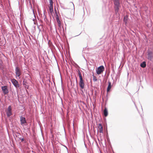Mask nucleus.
<instances>
[{
    "label": "nucleus",
    "mask_w": 153,
    "mask_h": 153,
    "mask_svg": "<svg viewBox=\"0 0 153 153\" xmlns=\"http://www.w3.org/2000/svg\"><path fill=\"white\" fill-rule=\"evenodd\" d=\"M93 81H94V82H96L97 81V78L96 77L94 76V75H93Z\"/></svg>",
    "instance_id": "nucleus-19"
},
{
    "label": "nucleus",
    "mask_w": 153,
    "mask_h": 153,
    "mask_svg": "<svg viewBox=\"0 0 153 153\" xmlns=\"http://www.w3.org/2000/svg\"><path fill=\"white\" fill-rule=\"evenodd\" d=\"M70 3H71L73 5V6L74 7V4L72 2H71Z\"/></svg>",
    "instance_id": "nucleus-26"
},
{
    "label": "nucleus",
    "mask_w": 153,
    "mask_h": 153,
    "mask_svg": "<svg viewBox=\"0 0 153 153\" xmlns=\"http://www.w3.org/2000/svg\"><path fill=\"white\" fill-rule=\"evenodd\" d=\"M56 20L58 24V27H60L61 26V22L59 20V18H58V19L57 18V19H56Z\"/></svg>",
    "instance_id": "nucleus-13"
},
{
    "label": "nucleus",
    "mask_w": 153,
    "mask_h": 153,
    "mask_svg": "<svg viewBox=\"0 0 153 153\" xmlns=\"http://www.w3.org/2000/svg\"><path fill=\"white\" fill-rule=\"evenodd\" d=\"M55 16L56 19H57V18H59L58 15H55Z\"/></svg>",
    "instance_id": "nucleus-24"
},
{
    "label": "nucleus",
    "mask_w": 153,
    "mask_h": 153,
    "mask_svg": "<svg viewBox=\"0 0 153 153\" xmlns=\"http://www.w3.org/2000/svg\"><path fill=\"white\" fill-rule=\"evenodd\" d=\"M15 70L16 76L18 77H19L22 74V72L20 70L19 67L18 66L16 67Z\"/></svg>",
    "instance_id": "nucleus-5"
},
{
    "label": "nucleus",
    "mask_w": 153,
    "mask_h": 153,
    "mask_svg": "<svg viewBox=\"0 0 153 153\" xmlns=\"http://www.w3.org/2000/svg\"><path fill=\"white\" fill-rule=\"evenodd\" d=\"M12 109L11 106H9L7 108V110L6 112L7 116L8 117H10L12 115Z\"/></svg>",
    "instance_id": "nucleus-8"
},
{
    "label": "nucleus",
    "mask_w": 153,
    "mask_h": 153,
    "mask_svg": "<svg viewBox=\"0 0 153 153\" xmlns=\"http://www.w3.org/2000/svg\"><path fill=\"white\" fill-rule=\"evenodd\" d=\"M20 121L21 124L22 125H23L24 124L27 123V121L25 118L22 116H21L20 117Z\"/></svg>",
    "instance_id": "nucleus-9"
},
{
    "label": "nucleus",
    "mask_w": 153,
    "mask_h": 153,
    "mask_svg": "<svg viewBox=\"0 0 153 153\" xmlns=\"http://www.w3.org/2000/svg\"><path fill=\"white\" fill-rule=\"evenodd\" d=\"M147 53V59L148 60L151 61L153 58V53L152 51L148 50Z\"/></svg>",
    "instance_id": "nucleus-6"
},
{
    "label": "nucleus",
    "mask_w": 153,
    "mask_h": 153,
    "mask_svg": "<svg viewBox=\"0 0 153 153\" xmlns=\"http://www.w3.org/2000/svg\"><path fill=\"white\" fill-rule=\"evenodd\" d=\"M29 5H30V8L31 9V10L33 11V13L34 14V10L32 6V4H31V1H29Z\"/></svg>",
    "instance_id": "nucleus-15"
},
{
    "label": "nucleus",
    "mask_w": 153,
    "mask_h": 153,
    "mask_svg": "<svg viewBox=\"0 0 153 153\" xmlns=\"http://www.w3.org/2000/svg\"><path fill=\"white\" fill-rule=\"evenodd\" d=\"M102 127V124H100L99 125V126H98V128H101Z\"/></svg>",
    "instance_id": "nucleus-22"
},
{
    "label": "nucleus",
    "mask_w": 153,
    "mask_h": 153,
    "mask_svg": "<svg viewBox=\"0 0 153 153\" xmlns=\"http://www.w3.org/2000/svg\"><path fill=\"white\" fill-rule=\"evenodd\" d=\"M2 90L4 95L8 93V91L7 88V86H4L1 87Z\"/></svg>",
    "instance_id": "nucleus-7"
},
{
    "label": "nucleus",
    "mask_w": 153,
    "mask_h": 153,
    "mask_svg": "<svg viewBox=\"0 0 153 153\" xmlns=\"http://www.w3.org/2000/svg\"><path fill=\"white\" fill-rule=\"evenodd\" d=\"M99 132L101 133H103V127H102L101 128H99Z\"/></svg>",
    "instance_id": "nucleus-17"
},
{
    "label": "nucleus",
    "mask_w": 153,
    "mask_h": 153,
    "mask_svg": "<svg viewBox=\"0 0 153 153\" xmlns=\"http://www.w3.org/2000/svg\"><path fill=\"white\" fill-rule=\"evenodd\" d=\"M103 114H104V115L105 117L107 116L108 115V110H107V109L106 108H105V109H104V110Z\"/></svg>",
    "instance_id": "nucleus-12"
},
{
    "label": "nucleus",
    "mask_w": 153,
    "mask_h": 153,
    "mask_svg": "<svg viewBox=\"0 0 153 153\" xmlns=\"http://www.w3.org/2000/svg\"><path fill=\"white\" fill-rule=\"evenodd\" d=\"M79 35H77V36H78Z\"/></svg>",
    "instance_id": "nucleus-31"
},
{
    "label": "nucleus",
    "mask_w": 153,
    "mask_h": 153,
    "mask_svg": "<svg viewBox=\"0 0 153 153\" xmlns=\"http://www.w3.org/2000/svg\"><path fill=\"white\" fill-rule=\"evenodd\" d=\"M85 58V60L87 62V61L86 59L85 58Z\"/></svg>",
    "instance_id": "nucleus-28"
},
{
    "label": "nucleus",
    "mask_w": 153,
    "mask_h": 153,
    "mask_svg": "<svg viewBox=\"0 0 153 153\" xmlns=\"http://www.w3.org/2000/svg\"><path fill=\"white\" fill-rule=\"evenodd\" d=\"M29 38H30V36H29Z\"/></svg>",
    "instance_id": "nucleus-30"
},
{
    "label": "nucleus",
    "mask_w": 153,
    "mask_h": 153,
    "mask_svg": "<svg viewBox=\"0 0 153 153\" xmlns=\"http://www.w3.org/2000/svg\"><path fill=\"white\" fill-rule=\"evenodd\" d=\"M49 10L50 12L51 13H52L53 12V5H50L49 8Z\"/></svg>",
    "instance_id": "nucleus-14"
},
{
    "label": "nucleus",
    "mask_w": 153,
    "mask_h": 153,
    "mask_svg": "<svg viewBox=\"0 0 153 153\" xmlns=\"http://www.w3.org/2000/svg\"><path fill=\"white\" fill-rule=\"evenodd\" d=\"M50 5H53V0H49Z\"/></svg>",
    "instance_id": "nucleus-20"
},
{
    "label": "nucleus",
    "mask_w": 153,
    "mask_h": 153,
    "mask_svg": "<svg viewBox=\"0 0 153 153\" xmlns=\"http://www.w3.org/2000/svg\"><path fill=\"white\" fill-rule=\"evenodd\" d=\"M114 4V7L115 13L117 15H119V13L120 8L121 7V0H112Z\"/></svg>",
    "instance_id": "nucleus-1"
},
{
    "label": "nucleus",
    "mask_w": 153,
    "mask_h": 153,
    "mask_svg": "<svg viewBox=\"0 0 153 153\" xmlns=\"http://www.w3.org/2000/svg\"><path fill=\"white\" fill-rule=\"evenodd\" d=\"M104 67L103 66L101 65L97 68L96 70V72L97 74L99 75L103 72L104 71Z\"/></svg>",
    "instance_id": "nucleus-4"
},
{
    "label": "nucleus",
    "mask_w": 153,
    "mask_h": 153,
    "mask_svg": "<svg viewBox=\"0 0 153 153\" xmlns=\"http://www.w3.org/2000/svg\"><path fill=\"white\" fill-rule=\"evenodd\" d=\"M108 85L107 89V92H109L110 91L112 86L111 83V82L110 81H108Z\"/></svg>",
    "instance_id": "nucleus-10"
},
{
    "label": "nucleus",
    "mask_w": 153,
    "mask_h": 153,
    "mask_svg": "<svg viewBox=\"0 0 153 153\" xmlns=\"http://www.w3.org/2000/svg\"><path fill=\"white\" fill-rule=\"evenodd\" d=\"M19 139L21 140V142H22L24 141V138L23 136L22 137H19Z\"/></svg>",
    "instance_id": "nucleus-21"
},
{
    "label": "nucleus",
    "mask_w": 153,
    "mask_h": 153,
    "mask_svg": "<svg viewBox=\"0 0 153 153\" xmlns=\"http://www.w3.org/2000/svg\"><path fill=\"white\" fill-rule=\"evenodd\" d=\"M11 81L16 88L18 89V88L19 87V83L15 79H11Z\"/></svg>",
    "instance_id": "nucleus-3"
},
{
    "label": "nucleus",
    "mask_w": 153,
    "mask_h": 153,
    "mask_svg": "<svg viewBox=\"0 0 153 153\" xmlns=\"http://www.w3.org/2000/svg\"><path fill=\"white\" fill-rule=\"evenodd\" d=\"M38 28L39 29V32H40L41 31V29L39 27H38Z\"/></svg>",
    "instance_id": "nucleus-27"
},
{
    "label": "nucleus",
    "mask_w": 153,
    "mask_h": 153,
    "mask_svg": "<svg viewBox=\"0 0 153 153\" xmlns=\"http://www.w3.org/2000/svg\"><path fill=\"white\" fill-rule=\"evenodd\" d=\"M125 17H124V22L126 23H127V22H126V20H125Z\"/></svg>",
    "instance_id": "nucleus-25"
},
{
    "label": "nucleus",
    "mask_w": 153,
    "mask_h": 153,
    "mask_svg": "<svg viewBox=\"0 0 153 153\" xmlns=\"http://www.w3.org/2000/svg\"><path fill=\"white\" fill-rule=\"evenodd\" d=\"M73 126H74V123H73Z\"/></svg>",
    "instance_id": "nucleus-29"
},
{
    "label": "nucleus",
    "mask_w": 153,
    "mask_h": 153,
    "mask_svg": "<svg viewBox=\"0 0 153 153\" xmlns=\"http://www.w3.org/2000/svg\"><path fill=\"white\" fill-rule=\"evenodd\" d=\"M140 66L142 68H145L146 66V63L145 61H143L140 64Z\"/></svg>",
    "instance_id": "nucleus-11"
},
{
    "label": "nucleus",
    "mask_w": 153,
    "mask_h": 153,
    "mask_svg": "<svg viewBox=\"0 0 153 153\" xmlns=\"http://www.w3.org/2000/svg\"><path fill=\"white\" fill-rule=\"evenodd\" d=\"M55 15H58L57 11H56V9H55Z\"/></svg>",
    "instance_id": "nucleus-23"
},
{
    "label": "nucleus",
    "mask_w": 153,
    "mask_h": 153,
    "mask_svg": "<svg viewBox=\"0 0 153 153\" xmlns=\"http://www.w3.org/2000/svg\"><path fill=\"white\" fill-rule=\"evenodd\" d=\"M78 75L80 79V81L79 82V84L81 88L82 89H83L84 88L85 84L84 82L81 73L80 72L79 70H78Z\"/></svg>",
    "instance_id": "nucleus-2"
},
{
    "label": "nucleus",
    "mask_w": 153,
    "mask_h": 153,
    "mask_svg": "<svg viewBox=\"0 0 153 153\" xmlns=\"http://www.w3.org/2000/svg\"><path fill=\"white\" fill-rule=\"evenodd\" d=\"M26 82H25L24 81H23V85L25 86V88H28L29 87L28 85H27L26 84Z\"/></svg>",
    "instance_id": "nucleus-16"
},
{
    "label": "nucleus",
    "mask_w": 153,
    "mask_h": 153,
    "mask_svg": "<svg viewBox=\"0 0 153 153\" xmlns=\"http://www.w3.org/2000/svg\"><path fill=\"white\" fill-rule=\"evenodd\" d=\"M45 11H44V16H43V17L44 18L45 21H46V20H47V19L46 16L45 15Z\"/></svg>",
    "instance_id": "nucleus-18"
}]
</instances>
